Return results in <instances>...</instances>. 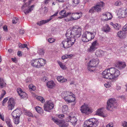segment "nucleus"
Returning a JSON list of instances; mask_svg holds the SVG:
<instances>
[{
  "mask_svg": "<svg viewBox=\"0 0 127 127\" xmlns=\"http://www.w3.org/2000/svg\"><path fill=\"white\" fill-rule=\"evenodd\" d=\"M17 91L19 95H20V94H21V93L23 92L22 90L20 88H18L17 89Z\"/></svg>",
  "mask_w": 127,
  "mask_h": 127,
  "instance_id": "obj_53",
  "label": "nucleus"
},
{
  "mask_svg": "<svg viewBox=\"0 0 127 127\" xmlns=\"http://www.w3.org/2000/svg\"><path fill=\"white\" fill-rule=\"evenodd\" d=\"M59 14L61 16H68V15H79L81 16L82 15V13L81 12H68L66 13L65 10H63L59 13Z\"/></svg>",
  "mask_w": 127,
  "mask_h": 127,
  "instance_id": "obj_10",
  "label": "nucleus"
},
{
  "mask_svg": "<svg viewBox=\"0 0 127 127\" xmlns=\"http://www.w3.org/2000/svg\"><path fill=\"white\" fill-rule=\"evenodd\" d=\"M125 12V10L122 9L120 10L119 11L117 14V15L119 16H121L123 15Z\"/></svg>",
  "mask_w": 127,
  "mask_h": 127,
  "instance_id": "obj_38",
  "label": "nucleus"
},
{
  "mask_svg": "<svg viewBox=\"0 0 127 127\" xmlns=\"http://www.w3.org/2000/svg\"><path fill=\"white\" fill-rule=\"evenodd\" d=\"M15 105L14 104H8V108L9 110H12L14 107Z\"/></svg>",
  "mask_w": 127,
  "mask_h": 127,
  "instance_id": "obj_39",
  "label": "nucleus"
},
{
  "mask_svg": "<svg viewBox=\"0 0 127 127\" xmlns=\"http://www.w3.org/2000/svg\"><path fill=\"white\" fill-rule=\"evenodd\" d=\"M98 44V43L97 41L96 40L93 42L90 47L88 49V51L91 53L94 52L97 48Z\"/></svg>",
  "mask_w": 127,
  "mask_h": 127,
  "instance_id": "obj_12",
  "label": "nucleus"
},
{
  "mask_svg": "<svg viewBox=\"0 0 127 127\" xmlns=\"http://www.w3.org/2000/svg\"><path fill=\"white\" fill-rule=\"evenodd\" d=\"M3 93H2L1 94V97L0 98V99L2 98H3L5 95L6 94V92L5 90H3Z\"/></svg>",
  "mask_w": 127,
  "mask_h": 127,
  "instance_id": "obj_56",
  "label": "nucleus"
},
{
  "mask_svg": "<svg viewBox=\"0 0 127 127\" xmlns=\"http://www.w3.org/2000/svg\"><path fill=\"white\" fill-rule=\"evenodd\" d=\"M122 126L124 127H127V122L125 121L123 122Z\"/></svg>",
  "mask_w": 127,
  "mask_h": 127,
  "instance_id": "obj_57",
  "label": "nucleus"
},
{
  "mask_svg": "<svg viewBox=\"0 0 127 127\" xmlns=\"http://www.w3.org/2000/svg\"><path fill=\"white\" fill-rule=\"evenodd\" d=\"M52 120L56 124L61 127H67L68 124L65 123V121L63 120H60L56 118L52 117Z\"/></svg>",
  "mask_w": 127,
  "mask_h": 127,
  "instance_id": "obj_9",
  "label": "nucleus"
},
{
  "mask_svg": "<svg viewBox=\"0 0 127 127\" xmlns=\"http://www.w3.org/2000/svg\"><path fill=\"white\" fill-rule=\"evenodd\" d=\"M106 108L108 110L112 111L113 109L116 107L117 103L114 99L110 98L107 102Z\"/></svg>",
  "mask_w": 127,
  "mask_h": 127,
  "instance_id": "obj_6",
  "label": "nucleus"
},
{
  "mask_svg": "<svg viewBox=\"0 0 127 127\" xmlns=\"http://www.w3.org/2000/svg\"><path fill=\"white\" fill-rule=\"evenodd\" d=\"M58 18L60 19L64 18V19L66 21H68L70 20H76L79 19L80 17L74 19L73 18L72 16H59Z\"/></svg>",
  "mask_w": 127,
  "mask_h": 127,
  "instance_id": "obj_17",
  "label": "nucleus"
},
{
  "mask_svg": "<svg viewBox=\"0 0 127 127\" xmlns=\"http://www.w3.org/2000/svg\"><path fill=\"white\" fill-rule=\"evenodd\" d=\"M64 116V115L63 114H61L58 115V117L62 119L63 118V117Z\"/></svg>",
  "mask_w": 127,
  "mask_h": 127,
  "instance_id": "obj_64",
  "label": "nucleus"
},
{
  "mask_svg": "<svg viewBox=\"0 0 127 127\" xmlns=\"http://www.w3.org/2000/svg\"><path fill=\"white\" fill-rule=\"evenodd\" d=\"M20 94V96L22 98L25 97L27 95V94L25 92H23L21 93V94Z\"/></svg>",
  "mask_w": 127,
  "mask_h": 127,
  "instance_id": "obj_45",
  "label": "nucleus"
},
{
  "mask_svg": "<svg viewBox=\"0 0 127 127\" xmlns=\"http://www.w3.org/2000/svg\"><path fill=\"white\" fill-rule=\"evenodd\" d=\"M38 60L36 59L32 60L31 61V63L32 65L34 67H39Z\"/></svg>",
  "mask_w": 127,
  "mask_h": 127,
  "instance_id": "obj_26",
  "label": "nucleus"
},
{
  "mask_svg": "<svg viewBox=\"0 0 127 127\" xmlns=\"http://www.w3.org/2000/svg\"><path fill=\"white\" fill-rule=\"evenodd\" d=\"M58 63L59 65L63 69H65L66 68V66L63 64L62 63L60 62H58Z\"/></svg>",
  "mask_w": 127,
  "mask_h": 127,
  "instance_id": "obj_37",
  "label": "nucleus"
},
{
  "mask_svg": "<svg viewBox=\"0 0 127 127\" xmlns=\"http://www.w3.org/2000/svg\"><path fill=\"white\" fill-rule=\"evenodd\" d=\"M113 124L111 122L107 124L106 126V127H113Z\"/></svg>",
  "mask_w": 127,
  "mask_h": 127,
  "instance_id": "obj_49",
  "label": "nucleus"
},
{
  "mask_svg": "<svg viewBox=\"0 0 127 127\" xmlns=\"http://www.w3.org/2000/svg\"><path fill=\"white\" fill-rule=\"evenodd\" d=\"M14 121L15 124H18L19 122V117H16L14 119Z\"/></svg>",
  "mask_w": 127,
  "mask_h": 127,
  "instance_id": "obj_41",
  "label": "nucleus"
},
{
  "mask_svg": "<svg viewBox=\"0 0 127 127\" xmlns=\"http://www.w3.org/2000/svg\"><path fill=\"white\" fill-rule=\"evenodd\" d=\"M118 36L121 38H125L126 36L125 32L122 31L119 32L117 33Z\"/></svg>",
  "mask_w": 127,
  "mask_h": 127,
  "instance_id": "obj_22",
  "label": "nucleus"
},
{
  "mask_svg": "<svg viewBox=\"0 0 127 127\" xmlns=\"http://www.w3.org/2000/svg\"><path fill=\"white\" fill-rule=\"evenodd\" d=\"M114 28L116 30H118L121 28V26L120 25L116 23L115 24Z\"/></svg>",
  "mask_w": 127,
  "mask_h": 127,
  "instance_id": "obj_36",
  "label": "nucleus"
},
{
  "mask_svg": "<svg viewBox=\"0 0 127 127\" xmlns=\"http://www.w3.org/2000/svg\"><path fill=\"white\" fill-rule=\"evenodd\" d=\"M99 62V60L97 58L92 59L89 63L88 67V70L90 71L93 72L95 70V67L98 64Z\"/></svg>",
  "mask_w": 127,
  "mask_h": 127,
  "instance_id": "obj_5",
  "label": "nucleus"
},
{
  "mask_svg": "<svg viewBox=\"0 0 127 127\" xmlns=\"http://www.w3.org/2000/svg\"><path fill=\"white\" fill-rule=\"evenodd\" d=\"M36 99L38 100H39L42 103H44L45 102L44 99L41 96H38L36 97Z\"/></svg>",
  "mask_w": 127,
  "mask_h": 127,
  "instance_id": "obj_34",
  "label": "nucleus"
},
{
  "mask_svg": "<svg viewBox=\"0 0 127 127\" xmlns=\"http://www.w3.org/2000/svg\"><path fill=\"white\" fill-rule=\"evenodd\" d=\"M0 118L3 121H4V118L3 115L1 114L0 113Z\"/></svg>",
  "mask_w": 127,
  "mask_h": 127,
  "instance_id": "obj_60",
  "label": "nucleus"
},
{
  "mask_svg": "<svg viewBox=\"0 0 127 127\" xmlns=\"http://www.w3.org/2000/svg\"><path fill=\"white\" fill-rule=\"evenodd\" d=\"M8 104H14V105H15V102L13 98H10L9 99Z\"/></svg>",
  "mask_w": 127,
  "mask_h": 127,
  "instance_id": "obj_33",
  "label": "nucleus"
},
{
  "mask_svg": "<svg viewBox=\"0 0 127 127\" xmlns=\"http://www.w3.org/2000/svg\"><path fill=\"white\" fill-rule=\"evenodd\" d=\"M62 44H63V46L65 48H67L69 47L70 44H69L67 40L63 41L62 42Z\"/></svg>",
  "mask_w": 127,
  "mask_h": 127,
  "instance_id": "obj_30",
  "label": "nucleus"
},
{
  "mask_svg": "<svg viewBox=\"0 0 127 127\" xmlns=\"http://www.w3.org/2000/svg\"><path fill=\"white\" fill-rule=\"evenodd\" d=\"M80 110L82 114L86 115H88L92 112V110L89 108L88 105L85 103H84L81 106Z\"/></svg>",
  "mask_w": 127,
  "mask_h": 127,
  "instance_id": "obj_8",
  "label": "nucleus"
},
{
  "mask_svg": "<svg viewBox=\"0 0 127 127\" xmlns=\"http://www.w3.org/2000/svg\"><path fill=\"white\" fill-rule=\"evenodd\" d=\"M95 36L92 32L86 31L82 35V40L84 42H87L93 39Z\"/></svg>",
  "mask_w": 127,
  "mask_h": 127,
  "instance_id": "obj_4",
  "label": "nucleus"
},
{
  "mask_svg": "<svg viewBox=\"0 0 127 127\" xmlns=\"http://www.w3.org/2000/svg\"><path fill=\"white\" fill-rule=\"evenodd\" d=\"M35 5H33L31 6L28 7V9L25 10L24 11V12L26 15H27L28 13H30L34 8Z\"/></svg>",
  "mask_w": 127,
  "mask_h": 127,
  "instance_id": "obj_21",
  "label": "nucleus"
},
{
  "mask_svg": "<svg viewBox=\"0 0 127 127\" xmlns=\"http://www.w3.org/2000/svg\"><path fill=\"white\" fill-rule=\"evenodd\" d=\"M103 15L105 16H110V15L112 16L111 13L108 12H106L105 13H103Z\"/></svg>",
  "mask_w": 127,
  "mask_h": 127,
  "instance_id": "obj_52",
  "label": "nucleus"
},
{
  "mask_svg": "<svg viewBox=\"0 0 127 127\" xmlns=\"http://www.w3.org/2000/svg\"><path fill=\"white\" fill-rule=\"evenodd\" d=\"M79 0H72V4L74 6H76L79 3Z\"/></svg>",
  "mask_w": 127,
  "mask_h": 127,
  "instance_id": "obj_32",
  "label": "nucleus"
},
{
  "mask_svg": "<svg viewBox=\"0 0 127 127\" xmlns=\"http://www.w3.org/2000/svg\"><path fill=\"white\" fill-rule=\"evenodd\" d=\"M26 115L29 116H31V117H32L33 116L32 114L31 113V112H26L25 113Z\"/></svg>",
  "mask_w": 127,
  "mask_h": 127,
  "instance_id": "obj_54",
  "label": "nucleus"
},
{
  "mask_svg": "<svg viewBox=\"0 0 127 127\" xmlns=\"http://www.w3.org/2000/svg\"><path fill=\"white\" fill-rule=\"evenodd\" d=\"M65 36L67 37L66 40H67V42L69 44H70L69 46V47L71 46L74 44L75 41V38L72 37V36H71V35H69V36H66V34Z\"/></svg>",
  "mask_w": 127,
  "mask_h": 127,
  "instance_id": "obj_14",
  "label": "nucleus"
},
{
  "mask_svg": "<svg viewBox=\"0 0 127 127\" xmlns=\"http://www.w3.org/2000/svg\"><path fill=\"white\" fill-rule=\"evenodd\" d=\"M52 17L51 16L49 19L46 20H41L39 21H38L37 22V24L39 26H41L44 24L47 23L52 19Z\"/></svg>",
  "mask_w": 127,
  "mask_h": 127,
  "instance_id": "obj_18",
  "label": "nucleus"
},
{
  "mask_svg": "<svg viewBox=\"0 0 127 127\" xmlns=\"http://www.w3.org/2000/svg\"><path fill=\"white\" fill-rule=\"evenodd\" d=\"M72 54H70V55H64L65 56V57L66 58V59H67L68 58H69L70 57H71L72 56Z\"/></svg>",
  "mask_w": 127,
  "mask_h": 127,
  "instance_id": "obj_61",
  "label": "nucleus"
},
{
  "mask_svg": "<svg viewBox=\"0 0 127 127\" xmlns=\"http://www.w3.org/2000/svg\"><path fill=\"white\" fill-rule=\"evenodd\" d=\"M50 0H44V3L45 4H47Z\"/></svg>",
  "mask_w": 127,
  "mask_h": 127,
  "instance_id": "obj_63",
  "label": "nucleus"
},
{
  "mask_svg": "<svg viewBox=\"0 0 127 127\" xmlns=\"http://www.w3.org/2000/svg\"><path fill=\"white\" fill-rule=\"evenodd\" d=\"M39 67L40 66H43L45 63V61L42 59H37Z\"/></svg>",
  "mask_w": 127,
  "mask_h": 127,
  "instance_id": "obj_24",
  "label": "nucleus"
},
{
  "mask_svg": "<svg viewBox=\"0 0 127 127\" xmlns=\"http://www.w3.org/2000/svg\"><path fill=\"white\" fill-rule=\"evenodd\" d=\"M104 52L101 50H97L95 53V55L97 57H101L104 55Z\"/></svg>",
  "mask_w": 127,
  "mask_h": 127,
  "instance_id": "obj_27",
  "label": "nucleus"
},
{
  "mask_svg": "<svg viewBox=\"0 0 127 127\" xmlns=\"http://www.w3.org/2000/svg\"><path fill=\"white\" fill-rule=\"evenodd\" d=\"M8 97L5 98L2 101V103L3 105H4V104L6 103L7 101L8 100Z\"/></svg>",
  "mask_w": 127,
  "mask_h": 127,
  "instance_id": "obj_48",
  "label": "nucleus"
},
{
  "mask_svg": "<svg viewBox=\"0 0 127 127\" xmlns=\"http://www.w3.org/2000/svg\"><path fill=\"white\" fill-rule=\"evenodd\" d=\"M30 4H31L28 2L26 3L23 4L22 7V9H23L24 8V7L29 6Z\"/></svg>",
  "mask_w": 127,
  "mask_h": 127,
  "instance_id": "obj_46",
  "label": "nucleus"
},
{
  "mask_svg": "<svg viewBox=\"0 0 127 127\" xmlns=\"http://www.w3.org/2000/svg\"><path fill=\"white\" fill-rule=\"evenodd\" d=\"M68 107L66 105L63 106L62 107V111L63 113H66L68 111Z\"/></svg>",
  "mask_w": 127,
  "mask_h": 127,
  "instance_id": "obj_31",
  "label": "nucleus"
},
{
  "mask_svg": "<svg viewBox=\"0 0 127 127\" xmlns=\"http://www.w3.org/2000/svg\"><path fill=\"white\" fill-rule=\"evenodd\" d=\"M105 5V3L103 1H100L97 2L96 5L92 8L89 10V12L93 13L96 11L97 12L101 11V7H103Z\"/></svg>",
  "mask_w": 127,
  "mask_h": 127,
  "instance_id": "obj_7",
  "label": "nucleus"
},
{
  "mask_svg": "<svg viewBox=\"0 0 127 127\" xmlns=\"http://www.w3.org/2000/svg\"><path fill=\"white\" fill-rule=\"evenodd\" d=\"M101 30L102 31L107 33L111 31V29L108 25L106 24L102 27Z\"/></svg>",
  "mask_w": 127,
  "mask_h": 127,
  "instance_id": "obj_19",
  "label": "nucleus"
},
{
  "mask_svg": "<svg viewBox=\"0 0 127 127\" xmlns=\"http://www.w3.org/2000/svg\"><path fill=\"white\" fill-rule=\"evenodd\" d=\"M6 122L8 126L12 124L11 120L9 119L6 120Z\"/></svg>",
  "mask_w": 127,
  "mask_h": 127,
  "instance_id": "obj_47",
  "label": "nucleus"
},
{
  "mask_svg": "<svg viewBox=\"0 0 127 127\" xmlns=\"http://www.w3.org/2000/svg\"><path fill=\"white\" fill-rule=\"evenodd\" d=\"M54 107V104L51 101H48L46 103H45L44 106V109L46 111L49 112L51 111V110Z\"/></svg>",
  "mask_w": 127,
  "mask_h": 127,
  "instance_id": "obj_11",
  "label": "nucleus"
},
{
  "mask_svg": "<svg viewBox=\"0 0 127 127\" xmlns=\"http://www.w3.org/2000/svg\"><path fill=\"white\" fill-rule=\"evenodd\" d=\"M38 54L40 55H43L44 53L43 49L41 48L38 49Z\"/></svg>",
  "mask_w": 127,
  "mask_h": 127,
  "instance_id": "obj_40",
  "label": "nucleus"
},
{
  "mask_svg": "<svg viewBox=\"0 0 127 127\" xmlns=\"http://www.w3.org/2000/svg\"><path fill=\"white\" fill-rule=\"evenodd\" d=\"M47 78L46 77L44 76L43 77V78H42L41 80L44 82L46 81L47 80Z\"/></svg>",
  "mask_w": 127,
  "mask_h": 127,
  "instance_id": "obj_59",
  "label": "nucleus"
},
{
  "mask_svg": "<svg viewBox=\"0 0 127 127\" xmlns=\"http://www.w3.org/2000/svg\"><path fill=\"white\" fill-rule=\"evenodd\" d=\"M65 101L68 103H71L75 101V98L72 95H69L64 97Z\"/></svg>",
  "mask_w": 127,
  "mask_h": 127,
  "instance_id": "obj_15",
  "label": "nucleus"
},
{
  "mask_svg": "<svg viewBox=\"0 0 127 127\" xmlns=\"http://www.w3.org/2000/svg\"><path fill=\"white\" fill-rule=\"evenodd\" d=\"M55 40L53 38H49L48 40V42L51 43H52L55 41Z\"/></svg>",
  "mask_w": 127,
  "mask_h": 127,
  "instance_id": "obj_55",
  "label": "nucleus"
},
{
  "mask_svg": "<svg viewBox=\"0 0 127 127\" xmlns=\"http://www.w3.org/2000/svg\"><path fill=\"white\" fill-rule=\"evenodd\" d=\"M121 1H118L116 2L115 5L116 6H119L121 5Z\"/></svg>",
  "mask_w": 127,
  "mask_h": 127,
  "instance_id": "obj_50",
  "label": "nucleus"
},
{
  "mask_svg": "<svg viewBox=\"0 0 127 127\" xmlns=\"http://www.w3.org/2000/svg\"><path fill=\"white\" fill-rule=\"evenodd\" d=\"M98 122L95 118H93L85 121L83 125L84 127H96L98 126Z\"/></svg>",
  "mask_w": 127,
  "mask_h": 127,
  "instance_id": "obj_3",
  "label": "nucleus"
},
{
  "mask_svg": "<svg viewBox=\"0 0 127 127\" xmlns=\"http://www.w3.org/2000/svg\"><path fill=\"white\" fill-rule=\"evenodd\" d=\"M123 31L125 32L126 31H127V24L125 25L123 27L122 29Z\"/></svg>",
  "mask_w": 127,
  "mask_h": 127,
  "instance_id": "obj_51",
  "label": "nucleus"
},
{
  "mask_svg": "<svg viewBox=\"0 0 127 127\" xmlns=\"http://www.w3.org/2000/svg\"><path fill=\"white\" fill-rule=\"evenodd\" d=\"M81 29L77 25H75L70 28V30H68L66 33L67 36L69 35L75 38L79 37L81 35Z\"/></svg>",
  "mask_w": 127,
  "mask_h": 127,
  "instance_id": "obj_2",
  "label": "nucleus"
},
{
  "mask_svg": "<svg viewBox=\"0 0 127 127\" xmlns=\"http://www.w3.org/2000/svg\"><path fill=\"white\" fill-rule=\"evenodd\" d=\"M35 109L36 111L38 113H40L41 112L42 109L39 106H37L35 108Z\"/></svg>",
  "mask_w": 127,
  "mask_h": 127,
  "instance_id": "obj_43",
  "label": "nucleus"
},
{
  "mask_svg": "<svg viewBox=\"0 0 127 127\" xmlns=\"http://www.w3.org/2000/svg\"><path fill=\"white\" fill-rule=\"evenodd\" d=\"M47 87L49 88H53L55 85V84L53 81L48 82L47 84Z\"/></svg>",
  "mask_w": 127,
  "mask_h": 127,
  "instance_id": "obj_25",
  "label": "nucleus"
},
{
  "mask_svg": "<svg viewBox=\"0 0 127 127\" xmlns=\"http://www.w3.org/2000/svg\"><path fill=\"white\" fill-rule=\"evenodd\" d=\"M57 79L59 81L62 83L65 82L67 81V80L66 79L61 76L57 77Z\"/></svg>",
  "mask_w": 127,
  "mask_h": 127,
  "instance_id": "obj_28",
  "label": "nucleus"
},
{
  "mask_svg": "<svg viewBox=\"0 0 127 127\" xmlns=\"http://www.w3.org/2000/svg\"><path fill=\"white\" fill-rule=\"evenodd\" d=\"M126 66V63L124 62H120L117 63L116 64V66L120 69L124 68Z\"/></svg>",
  "mask_w": 127,
  "mask_h": 127,
  "instance_id": "obj_20",
  "label": "nucleus"
},
{
  "mask_svg": "<svg viewBox=\"0 0 127 127\" xmlns=\"http://www.w3.org/2000/svg\"><path fill=\"white\" fill-rule=\"evenodd\" d=\"M96 114L97 115L101 116L104 117H106V115H104L103 112V110L102 109H98L96 112Z\"/></svg>",
  "mask_w": 127,
  "mask_h": 127,
  "instance_id": "obj_23",
  "label": "nucleus"
},
{
  "mask_svg": "<svg viewBox=\"0 0 127 127\" xmlns=\"http://www.w3.org/2000/svg\"><path fill=\"white\" fill-rule=\"evenodd\" d=\"M19 46L20 48H24L26 47L27 46V45L26 44H22L21 43H20L19 44Z\"/></svg>",
  "mask_w": 127,
  "mask_h": 127,
  "instance_id": "obj_44",
  "label": "nucleus"
},
{
  "mask_svg": "<svg viewBox=\"0 0 127 127\" xmlns=\"http://www.w3.org/2000/svg\"><path fill=\"white\" fill-rule=\"evenodd\" d=\"M19 19L17 17H14L12 19V23L13 24H16L18 22Z\"/></svg>",
  "mask_w": 127,
  "mask_h": 127,
  "instance_id": "obj_35",
  "label": "nucleus"
},
{
  "mask_svg": "<svg viewBox=\"0 0 127 127\" xmlns=\"http://www.w3.org/2000/svg\"><path fill=\"white\" fill-rule=\"evenodd\" d=\"M66 119L67 122L70 121L73 126H74L76 125L77 120L75 117H71V116H69L67 117Z\"/></svg>",
  "mask_w": 127,
  "mask_h": 127,
  "instance_id": "obj_13",
  "label": "nucleus"
},
{
  "mask_svg": "<svg viewBox=\"0 0 127 127\" xmlns=\"http://www.w3.org/2000/svg\"><path fill=\"white\" fill-rule=\"evenodd\" d=\"M6 83L4 81V79L0 78V88H2L5 87Z\"/></svg>",
  "mask_w": 127,
  "mask_h": 127,
  "instance_id": "obj_29",
  "label": "nucleus"
},
{
  "mask_svg": "<svg viewBox=\"0 0 127 127\" xmlns=\"http://www.w3.org/2000/svg\"><path fill=\"white\" fill-rule=\"evenodd\" d=\"M19 32L20 34L23 35L25 31L24 30L20 29L19 31Z\"/></svg>",
  "mask_w": 127,
  "mask_h": 127,
  "instance_id": "obj_58",
  "label": "nucleus"
},
{
  "mask_svg": "<svg viewBox=\"0 0 127 127\" xmlns=\"http://www.w3.org/2000/svg\"><path fill=\"white\" fill-rule=\"evenodd\" d=\"M3 29L5 31H7L8 30H7V26H3Z\"/></svg>",
  "mask_w": 127,
  "mask_h": 127,
  "instance_id": "obj_62",
  "label": "nucleus"
},
{
  "mask_svg": "<svg viewBox=\"0 0 127 127\" xmlns=\"http://www.w3.org/2000/svg\"><path fill=\"white\" fill-rule=\"evenodd\" d=\"M21 115V111L20 109H16L11 113V115L13 118L20 117Z\"/></svg>",
  "mask_w": 127,
  "mask_h": 127,
  "instance_id": "obj_16",
  "label": "nucleus"
},
{
  "mask_svg": "<svg viewBox=\"0 0 127 127\" xmlns=\"http://www.w3.org/2000/svg\"><path fill=\"white\" fill-rule=\"evenodd\" d=\"M120 72L119 70L114 68H111L106 69L102 73V77L106 79H115L120 75Z\"/></svg>",
  "mask_w": 127,
  "mask_h": 127,
  "instance_id": "obj_1",
  "label": "nucleus"
},
{
  "mask_svg": "<svg viewBox=\"0 0 127 127\" xmlns=\"http://www.w3.org/2000/svg\"><path fill=\"white\" fill-rule=\"evenodd\" d=\"M29 88L30 90H31L34 91L36 89L35 87L32 84L29 85Z\"/></svg>",
  "mask_w": 127,
  "mask_h": 127,
  "instance_id": "obj_42",
  "label": "nucleus"
}]
</instances>
